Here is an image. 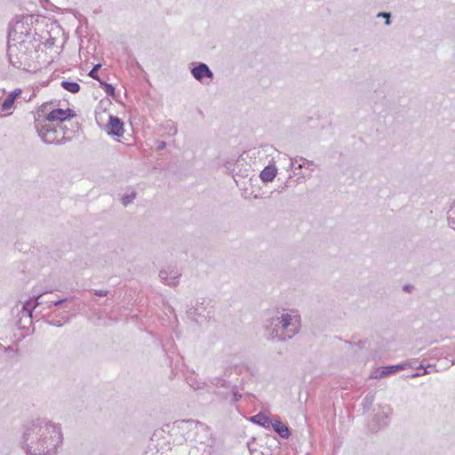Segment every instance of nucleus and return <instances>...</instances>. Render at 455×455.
<instances>
[{
  "label": "nucleus",
  "instance_id": "1",
  "mask_svg": "<svg viewBox=\"0 0 455 455\" xmlns=\"http://www.w3.org/2000/svg\"><path fill=\"white\" fill-rule=\"evenodd\" d=\"M43 116L36 120L37 132L43 140L48 144H59L66 139L67 128L63 125L76 116V113L70 108H60L52 102L44 104L41 108Z\"/></svg>",
  "mask_w": 455,
  "mask_h": 455
},
{
  "label": "nucleus",
  "instance_id": "2",
  "mask_svg": "<svg viewBox=\"0 0 455 455\" xmlns=\"http://www.w3.org/2000/svg\"><path fill=\"white\" fill-rule=\"evenodd\" d=\"M107 131L109 134L122 137L124 132V123L120 118L110 116L108 124H107Z\"/></svg>",
  "mask_w": 455,
  "mask_h": 455
},
{
  "label": "nucleus",
  "instance_id": "3",
  "mask_svg": "<svg viewBox=\"0 0 455 455\" xmlns=\"http://www.w3.org/2000/svg\"><path fill=\"white\" fill-rule=\"evenodd\" d=\"M193 76L199 81H203L204 78L212 79V73L205 64H200L192 69Z\"/></svg>",
  "mask_w": 455,
  "mask_h": 455
},
{
  "label": "nucleus",
  "instance_id": "4",
  "mask_svg": "<svg viewBox=\"0 0 455 455\" xmlns=\"http://www.w3.org/2000/svg\"><path fill=\"white\" fill-rule=\"evenodd\" d=\"M299 316L295 315V316H291V315H282V324H283V328L284 330H287L289 328L290 325H292L293 328L287 333V335L289 337L291 336V334L295 333L297 331V326H295V323H299Z\"/></svg>",
  "mask_w": 455,
  "mask_h": 455
},
{
  "label": "nucleus",
  "instance_id": "5",
  "mask_svg": "<svg viewBox=\"0 0 455 455\" xmlns=\"http://www.w3.org/2000/svg\"><path fill=\"white\" fill-rule=\"evenodd\" d=\"M250 420L264 428L271 427L273 421L267 414L264 412H259L258 414L251 417Z\"/></svg>",
  "mask_w": 455,
  "mask_h": 455
},
{
  "label": "nucleus",
  "instance_id": "6",
  "mask_svg": "<svg viewBox=\"0 0 455 455\" xmlns=\"http://www.w3.org/2000/svg\"><path fill=\"white\" fill-rule=\"evenodd\" d=\"M21 90L18 89L14 92H11L6 99L3 101L1 105V109L3 111H9L13 108L14 102L16 99L20 95Z\"/></svg>",
  "mask_w": 455,
  "mask_h": 455
},
{
  "label": "nucleus",
  "instance_id": "7",
  "mask_svg": "<svg viewBox=\"0 0 455 455\" xmlns=\"http://www.w3.org/2000/svg\"><path fill=\"white\" fill-rule=\"evenodd\" d=\"M277 173V169L274 165L266 166L260 172L259 178L263 182L274 180Z\"/></svg>",
  "mask_w": 455,
  "mask_h": 455
},
{
  "label": "nucleus",
  "instance_id": "8",
  "mask_svg": "<svg viewBox=\"0 0 455 455\" xmlns=\"http://www.w3.org/2000/svg\"><path fill=\"white\" fill-rule=\"evenodd\" d=\"M274 430L283 438H288L290 436V430L288 427L280 420H274L271 426Z\"/></svg>",
  "mask_w": 455,
  "mask_h": 455
},
{
  "label": "nucleus",
  "instance_id": "9",
  "mask_svg": "<svg viewBox=\"0 0 455 455\" xmlns=\"http://www.w3.org/2000/svg\"><path fill=\"white\" fill-rule=\"evenodd\" d=\"M403 369H404V366L403 364L382 367L380 369L379 377L383 378L391 373L396 372L398 370H403Z\"/></svg>",
  "mask_w": 455,
  "mask_h": 455
},
{
  "label": "nucleus",
  "instance_id": "10",
  "mask_svg": "<svg viewBox=\"0 0 455 455\" xmlns=\"http://www.w3.org/2000/svg\"><path fill=\"white\" fill-rule=\"evenodd\" d=\"M61 85L65 90H67L72 93H76L80 90V85L76 82L64 81L61 83Z\"/></svg>",
  "mask_w": 455,
  "mask_h": 455
},
{
  "label": "nucleus",
  "instance_id": "11",
  "mask_svg": "<svg viewBox=\"0 0 455 455\" xmlns=\"http://www.w3.org/2000/svg\"><path fill=\"white\" fill-rule=\"evenodd\" d=\"M100 84L103 85L104 91L108 95L115 97V87L112 84L102 82Z\"/></svg>",
  "mask_w": 455,
  "mask_h": 455
},
{
  "label": "nucleus",
  "instance_id": "12",
  "mask_svg": "<svg viewBox=\"0 0 455 455\" xmlns=\"http://www.w3.org/2000/svg\"><path fill=\"white\" fill-rule=\"evenodd\" d=\"M101 65L97 64L93 67V68L89 72V76L100 81L99 76H98V70L100 68Z\"/></svg>",
  "mask_w": 455,
  "mask_h": 455
},
{
  "label": "nucleus",
  "instance_id": "13",
  "mask_svg": "<svg viewBox=\"0 0 455 455\" xmlns=\"http://www.w3.org/2000/svg\"><path fill=\"white\" fill-rule=\"evenodd\" d=\"M95 294H96L97 296H100V297H102V296H106V295L108 294V292H107V291H95Z\"/></svg>",
  "mask_w": 455,
  "mask_h": 455
},
{
  "label": "nucleus",
  "instance_id": "14",
  "mask_svg": "<svg viewBox=\"0 0 455 455\" xmlns=\"http://www.w3.org/2000/svg\"><path fill=\"white\" fill-rule=\"evenodd\" d=\"M379 15H382V16H383V18H387V21H386V23H387V24H388V23H389V13H386V12H384V13H379Z\"/></svg>",
  "mask_w": 455,
  "mask_h": 455
}]
</instances>
